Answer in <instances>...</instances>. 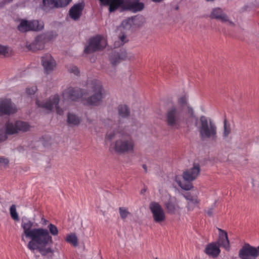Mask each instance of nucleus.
I'll return each mask as SVG.
<instances>
[{"label": "nucleus", "mask_w": 259, "mask_h": 259, "mask_svg": "<svg viewBox=\"0 0 259 259\" xmlns=\"http://www.w3.org/2000/svg\"><path fill=\"white\" fill-rule=\"evenodd\" d=\"M33 223L29 220L22 221L21 227L23 234L31 240L27 244V247L32 251L37 250L42 256L52 257L54 250L48 245L53 243V238L48 230L42 228H32Z\"/></svg>", "instance_id": "nucleus-1"}, {"label": "nucleus", "mask_w": 259, "mask_h": 259, "mask_svg": "<svg viewBox=\"0 0 259 259\" xmlns=\"http://www.w3.org/2000/svg\"><path fill=\"white\" fill-rule=\"evenodd\" d=\"M100 6L108 7L110 13L119 10L120 12H140L144 9V4L139 0H98Z\"/></svg>", "instance_id": "nucleus-2"}, {"label": "nucleus", "mask_w": 259, "mask_h": 259, "mask_svg": "<svg viewBox=\"0 0 259 259\" xmlns=\"http://www.w3.org/2000/svg\"><path fill=\"white\" fill-rule=\"evenodd\" d=\"M135 147L136 141L128 134L121 135L112 144L114 152L118 154H132Z\"/></svg>", "instance_id": "nucleus-3"}, {"label": "nucleus", "mask_w": 259, "mask_h": 259, "mask_svg": "<svg viewBox=\"0 0 259 259\" xmlns=\"http://www.w3.org/2000/svg\"><path fill=\"white\" fill-rule=\"evenodd\" d=\"M199 132L202 140L208 139L215 140L217 137V128L215 123L204 116L200 117Z\"/></svg>", "instance_id": "nucleus-4"}, {"label": "nucleus", "mask_w": 259, "mask_h": 259, "mask_svg": "<svg viewBox=\"0 0 259 259\" xmlns=\"http://www.w3.org/2000/svg\"><path fill=\"white\" fill-rule=\"evenodd\" d=\"M200 172V166L199 164L194 163L193 167L184 171L182 174V178L184 182L177 181L180 187L182 189L188 191L193 188L192 182L195 180L199 175Z\"/></svg>", "instance_id": "nucleus-5"}, {"label": "nucleus", "mask_w": 259, "mask_h": 259, "mask_svg": "<svg viewBox=\"0 0 259 259\" xmlns=\"http://www.w3.org/2000/svg\"><path fill=\"white\" fill-rule=\"evenodd\" d=\"M185 115L187 114L180 108L173 106L169 107L165 114L166 124L170 128H179Z\"/></svg>", "instance_id": "nucleus-6"}, {"label": "nucleus", "mask_w": 259, "mask_h": 259, "mask_svg": "<svg viewBox=\"0 0 259 259\" xmlns=\"http://www.w3.org/2000/svg\"><path fill=\"white\" fill-rule=\"evenodd\" d=\"M89 88L92 95L85 99L86 104L94 106L100 104L102 102L103 92L101 82L96 80H93L89 85Z\"/></svg>", "instance_id": "nucleus-7"}, {"label": "nucleus", "mask_w": 259, "mask_h": 259, "mask_svg": "<svg viewBox=\"0 0 259 259\" xmlns=\"http://www.w3.org/2000/svg\"><path fill=\"white\" fill-rule=\"evenodd\" d=\"M149 209L152 214L154 223L162 225L166 220V215L164 210L159 203L152 201L149 203Z\"/></svg>", "instance_id": "nucleus-8"}, {"label": "nucleus", "mask_w": 259, "mask_h": 259, "mask_svg": "<svg viewBox=\"0 0 259 259\" xmlns=\"http://www.w3.org/2000/svg\"><path fill=\"white\" fill-rule=\"evenodd\" d=\"M44 28V23L38 20H27L20 19L17 29L21 32L28 31H39Z\"/></svg>", "instance_id": "nucleus-9"}, {"label": "nucleus", "mask_w": 259, "mask_h": 259, "mask_svg": "<svg viewBox=\"0 0 259 259\" xmlns=\"http://www.w3.org/2000/svg\"><path fill=\"white\" fill-rule=\"evenodd\" d=\"M59 96L56 94L50 97L45 102H40L38 100H37L36 104L38 107L42 108L48 110L49 112H51L55 107L57 113L59 115H62L64 111L63 109L60 108L59 106Z\"/></svg>", "instance_id": "nucleus-10"}, {"label": "nucleus", "mask_w": 259, "mask_h": 259, "mask_svg": "<svg viewBox=\"0 0 259 259\" xmlns=\"http://www.w3.org/2000/svg\"><path fill=\"white\" fill-rule=\"evenodd\" d=\"M106 46L107 41L104 37L98 35L90 39L89 44L85 48L84 52L86 54L92 53L103 50Z\"/></svg>", "instance_id": "nucleus-11"}, {"label": "nucleus", "mask_w": 259, "mask_h": 259, "mask_svg": "<svg viewBox=\"0 0 259 259\" xmlns=\"http://www.w3.org/2000/svg\"><path fill=\"white\" fill-rule=\"evenodd\" d=\"M258 247L245 243L239 251L238 256L241 259H256L258 255Z\"/></svg>", "instance_id": "nucleus-12"}, {"label": "nucleus", "mask_w": 259, "mask_h": 259, "mask_svg": "<svg viewBox=\"0 0 259 259\" xmlns=\"http://www.w3.org/2000/svg\"><path fill=\"white\" fill-rule=\"evenodd\" d=\"M17 111V107L11 99H0V116L13 114Z\"/></svg>", "instance_id": "nucleus-13"}, {"label": "nucleus", "mask_w": 259, "mask_h": 259, "mask_svg": "<svg viewBox=\"0 0 259 259\" xmlns=\"http://www.w3.org/2000/svg\"><path fill=\"white\" fill-rule=\"evenodd\" d=\"M198 195L197 190L186 192L183 194L184 197L188 201L187 208L188 210H192L195 207H198L200 200L198 199Z\"/></svg>", "instance_id": "nucleus-14"}, {"label": "nucleus", "mask_w": 259, "mask_h": 259, "mask_svg": "<svg viewBox=\"0 0 259 259\" xmlns=\"http://www.w3.org/2000/svg\"><path fill=\"white\" fill-rule=\"evenodd\" d=\"M41 61L44 71L47 74L51 73L56 68V62L49 54H45L42 56Z\"/></svg>", "instance_id": "nucleus-15"}, {"label": "nucleus", "mask_w": 259, "mask_h": 259, "mask_svg": "<svg viewBox=\"0 0 259 259\" xmlns=\"http://www.w3.org/2000/svg\"><path fill=\"white\" fill-rule=\"evenodd\" d=\"M172 106L177 108L181 109V111L186 113L189 117L194 116L193 109L189 106L186 96L180 97L178 100L177 104Z\"/></svg>", "instance_id": "nucleus-16"}, {"label": "nucleus", "mask_w": 259, "mask_h": 259, "mask_svg": "<svg viewBox=\"0 0 259 259\" xmlns=\"http://www.w3.org/2000/svg\"><path fill=\"white\" fill-rule=\"evenodd\" d=\"M209 17L211 19L219 20L223 22H228L229 25L234 26V23L229 20L227 15L223 12V10L221 8H217L213 9Z\"/></svg>", "instance_id": "nucleus-17"}, {"label": "nucleus", "mask_w": 259, "mask_h": 259, "mask_svg": "<svg viewBox=\"0 0 259 259\" xmlns=\"http://www.w3.org/2000/svg\"><path fill=\"white\" fill-rule=\"evenodd\" d=\"M84 8V4L83 3L74 4L69 10V15L70 17L74 21L78 20L82 15Z\"/></svg>", "instance_id": "nucleus-18"}, {"label": "nucleus", "mask_w": 259, "mask_h": 259, "mask_svg": "<svg viewBox=\"0 0 259 259\" xmlns=\"http://www.w3.org/2000/svg\"><path fill=\"white\" fill-rule=\"evenodd\" d=\"M44 38V35H41V34L37 36L32 42L27 45V48L29 50L33 52L44 49L46 43Z\"/></svg>", "instance_id": "nucleus-19"}, {"label": "nucleus", "mask_w": 259, "mask_h": 259, "mask_svg": "<svg viewBox=\"0 0 259 259\" xmlns=\"http://www.w3.org/2000/svg\"><path fill=\"white\" fill-rule=\"evenodd\" d=\"M63 94L65 98L72 101H75L82 96V93L80 89H75L72 87L68 88L67 89L65 90Z\"/></svg>", "instance_id": "nucleus-20"}, {"label": "nucleus", "mask_w": 259, "mask_h": 259, "mask_svg": "<svg viewBox=\"0 0 259 259\" xmlns=\"http://www.w3.org/2000/svg\"><path fill=\"white\" fill-rule=\"evenodd\" d=\"M127 58V52L125 50H121L119 52H114L110 57V61L113 65H116L121 61Z\"/></svg>", "instance_id": "nucleus-21"}, {"label": "nucleus", "mask_w": 259, "mask_h": 259, "mask_svg": "<svg viewBox=\"0 0 259 259\" xmlns=\"http://www.w3.org/2000/svg\"><path fill=\"white\" fill-rule=\"evenodd\" d=\"M218 231L219 232V238L215 243L219 246H222L226 249H228L229 248V241L227 232L220 228H218Z\"/></svg>", "instance_id": "nucleus-22"}, {"label": "nucleus", "mask_w": 259, "mask_h": 259, "mask_svg": "<svg viewBox=\"0 0 259 259\" xmlns=\"http://www.w3.org/2000/svg\"><path fill=\"white\" fill-rule=\"evenodd\" d=\"M165 207L168 213L174 214L179 210L180 206L176 199H169L164 203Z\"/></svg>", "instance_id": "nucleus-23"}, {"label": "nucleus", "mask_w": 259, "mask_h": 259, "mask_svg": "<svg viewBox=\"0 0 259 259\" xmlns=\"http://www.w3.org/2000/svg\"><path fill=\"white\" fill-rule=\"evenodd\" d=\"M220 246L215 242L207 244L205 249V252L213 257H217L220 253Z\"/></svg>", "instance_id": "nucleus-24"}, {"label": "nucleus", "mask_w": 259, "mask_h": 259, "mask_svg": "<svg viewBox=\"0 0 259 259\" xmlns=\"http://www.w3.org/2000/svg\"><path fill=\"white\" fill-rule=\"evenodd\" d=\"M56 0H42L40 7L45 10L57 8Z\"/></svg>", "instance_id": "nucleus-25"}, {"label": "nucleus", "mask_w": 259, "mask_h": 259, "mask_svg": "<svg viewBox=\"0 0 259 259\" xmlns=\"http://www.w3.org/2000/svg\"><path fill=\"white\" fill-rule=\"evenodd\" d=\"M18 127L16 121L14 122H7L6 124V132L8 135H13L18 133Z\"/></svg>", "instance_id": "nucleus-26"}, {"label": "nucleus", "mask_w": 259, "mask_h": 259, "mask_svg": "<svg viewBox=\"0 0 259 259\" xmlns=\"http://www.w3.org/2000/svg\"><path fill=\"white\" fill-rule=\"evenodd\" d=\"M18 133L19 132H26L30 130V125L26 122L18 120L16 121Z\"/></svg>", "instance_id": "nucleus-27"}, {"label": "nucleus", "mask_w": 259, "mask_h": 259, "mask_svg": "<svg viewBox=\"0 0 259 259\" xmlns=\"http://www.w3.org/2000/svg\"><path fill=\"white\" fill-rule=\"evenodd\" d=\"M12 54V49L7 46L0 45V56L8 57Z\"/></svg>", "instance_id": "nucleus-28"}, {"label": "nucleus", "mask_w": 259, "mask_h": 259, "mask_svg": "<svg viewBox=\"0 0 259 259\" xmlns=\"http://www.w3.org/2000/svg\"><path fill=\"white\" fill-rule=\"evenodd\" d=\"M67 123L69 124L76 125L79 124L80 119L75 114L68 113L67 115Z\"/></svg>", "instance_id": "nucleus-29"}, {"label": "nucleus", "mask_w": 259, "mask_h": 259, "mask_svg": "<svg viewBox=\"0 0 259 259\" xmlns=\"http://www.w3.org/2000/svg\"><path fill=\"white\" fill-rule=\"evenodd\" d=\"M118 114L122 117H127L130 115V110L126 105H120L118 107Z\"/></svg>", "instance_id": "nucleus-30"}, {"label": "nucleus", "mask_w": 259, "mask_h": 259, "mask_svg": "<svg viewBox=\"0 0 259 259\" xmlns=\"http://www.w3.org/2000/svg\"><path fill=\"white\" fill-rule=\"evenodd\" d=\"M66 241L72 244L74 246H77L78 245V239L75 234L68 235L66 237Z\"/></svg>", "instance_id": "nucleus-31"}, {"label": "nucleus", "mask_w": 259, "mask_h": 259, "mask_svg": "<svg viewBox=\"0 0 259 259\" xmlns=\"http://www.w3.org/2000/svg\"><path fill=\"white\" fill-rule=\"evenodd\" d=\"M119 41H116L114 42V47L115 48L123 46L128 40L127 38L126 35L124 33L122 34L121 35L119 36Z\"/></svg>", "instance_id": "nucleus-32"}, {"label": "nucleus", "mask_w": 259, "mask_h": 259, "mask_svg": "<svg viewBox=\"0 0 259 259\" xmlns=\"http://www.w3.org/2000/svg\"><path fill=\"white\" fill-rule=\"evenodd\" d=\"M41 34V35H44L45 37L44 40L46 42L54 39L57 36V33L54 31H50Z\"/></svg>", "instance_id": "nucleus-33"}, {"label": "nucleus", "mask_w": 259, "mask_h": 259, "mask_svg": "<svg viewBox=\"0 0 259 259\" xmlns=\"http://www.w3.org/2000/svg\"><path fill=\"white\" fill-rule=\"evenodd\" d=\"M10 212L11 218L16 221L19 220L18 213L16 211V206L15 204H13L10 208Z\"/></svg>", "instance_id": "nucleus-34"}, {"label": "nucleus", "mask_w": 259, "mask_h": 259, "mask_svg": "<svg viewBox=\"0 0 259 259\" xmlns=\"http://www.w3.org/2000/svg\"><path fill=\"white\" fill-rule=\"evenodd\" d=\"M48 228L49 229V233L53 236H57L58 235L59 231L57 227L53 224H50Z\"/></svg>", "instance_id": "nucleus-35"}, {"label": "nucleus", "mask_w": 259, "mask_h": 259, "mask_svg": "<svg viewBox=\"0 0 259 259\" xmlns=\"http://www.w3.org/2000/svg\"><path fill=\"white\" fill-rule=\"evenodd\" d=\"M119 212L120 215L122 219H125L130 214L127 209L124 207H119Z\"/></svg>", "instance_id": "nucleus-36"}, {"label": "nucleus", "mask_w": 259, "mask_h": 259, "mask_svg": "<svg viewBox=\"0 0 259 259\" xmlns=\"http://www.w3.org/2000/svg\"><path fill=\"white\" fill-rule=\"evenodd\" d=\"M72 0H56L57 8L65 7Z\"/></svg>", "instance_id": "nucleus-37"}, {"label": "nucleus", "mask_w": 259, "mask_h": 259, "mask_svg": "<svg viewBox=\"0 0 259 259\" xmlns=\"http://www.w3.org/2000/svg\"><path fill=\"white\" fill-rule=\"evenodd\" d=\"M231 131L230 124H227V120L225 119L224 121V136L227 137Z\"/></svg>", "instance_id": "nucleus-38"}, {"label": "nucleus", "mask_w": 259, "mask_h": 259, "mask_svg": "<svg viewBox=\"0 0 259 259\" xmlns=\"http://www.w3.org/2000/svg\"><path fill=\"white\" fill-rule=\"evenodd\" d=\"M133 21L130 18H128L122 21L121 23V26H122L125 29H130L131 28L132 25Z\"/></svg>", "instance_id": "nucleus-39"}, {"label": "nucleus", "mask_w": 259, "mask_h": 259, "mask_svg": "<svg viewBox=\"0 0 259 259\" xmlns=\"http://www.w3.org/2000/svg\"><path fill=\"white\" fill-rule=\"evenodd\" d=\"M6 131L0 128V143L2 142L7 139V136Z\"/></svg>", "instance_id": "nucleus-40"}, {"label": "nucleus", "mask_w": 259, "mask_h": 259, "mask_svg": "<svg viewBox=\"0 0 259 259\" xmlns=\"http://www.w3.org/2000/svg\"><path fill=\"white\" fill-rule=\"evenodd\" d=\"M9 161L7 158L0 157V167H6L8 165Z\"/></svg>", "instance_id": "nucleus-41"}, {"label": "nucleus", "mask_w": 259, "mask_h": 259, "mask_svg": "<svg viewBox=\"0 0 259 259\" xmlns=\"http://www.w3.org/2000/svg\"><path fill=\"white\" fill-rule=\"evenodd\" d=\"M70 73H73L75 75H78L79 71L78 70V68L76 66H71L69 67L68 69Z\"/></svg>", "instance_id": "nucleus-42"}, {"label": "nucleus", "mask_w": 259, "mask_h": 259, "mask_svg": "<svg viewBox=\"0 0 259 259\" xmlns=\"http://www.w3.org/2000/svg\"><path fill=\"white\" fill-rule=\"evenodd\" d=\"M36 91V87H32L31 88H27L26 89V93L27 94L31 95L34 94L35 92Z\"/></svg>", "instance_id": "nucleus-43"}, {"label": "nucleus", "mask_w": 259, "mask_h": 259, "mask_svg": "<svg viewBox=\"0 0 259 259\" xmlns=\"http://www.w3.org/2000/svg\"><path fill=\"white\" fill-rule=\"evenodd\" d=\"M13 1V0H2L0 2V8H3L6 4L12 2Z\"/></svg>", "instance_id": "nucleus-44"}, {"label": "nucleus", "mask_w": 259, "mask_h": 259, "mask_svg": "<svg viewBox=\"0 0 259 259\" xmlns=\"http://www.w3.org/2000/svg\"><path fill=\"white\" fill-rule=\"evenodd\" d=\"M206 213L209 217H212L213 213V209L211 208H209L207 211Z\"/></svg>", "instance_id": "nucleus-45"}, {"label": "nucleus", "mask_w": 259, "mask_h": 259, "mask_svg": "<svg viewBox=\"0 0 259 259\" xmlns=\"http://www.w3.org/2000/svg\"><path fill=\"white\" fill-rule=\"evenodd\" d=\"M143 168L145 170V171L146 172H147V166L145 165V164H143Z\"/></svg>", "instance_id": "nucleus-46"}, {"label": "nucleus", "mask_w": 259, "mask_h": 259, "mask_svg": "<svg viewBox=\"0 0 259 259\" xmlns=\"http://www.w3.org/2000/svg\"><path fill=\"white\" fill-rule=\"evenodd\" d=\"M151 1L154 3H160L161 1H162L163 0H151Z\"/></svg>", "instance_id": "nucleus-47"}, {"label": "nucleus", "mask_w": 259, "mask_h": 259, "mask_svg": "<svg viewBox=\"0 0 259 259\" xmlns=\"http://www.w3.org/2000/svg\"><path fill=\"white\" fill-rule=\"evenodd\" d=\"M146 191V189L144 188V189L141 190V194H144V193H145Z\"/></svg>", "instance_id": "nucleus-48"}, {"label": "nucleus", "mask_w": 259, "mask_h": 259, "mask_svg": "<svg viewBox=\"0 0 259 259\" xmlns=\"http://www.w3.org/2000/svg\"><path fill=\"white\" fill-rule=\"evenodd\" d=\"M257 247H258V256H259V245L257 246Z\"/></svg>", "instance_id": "nucleus-49"}, {"label": "nucleus", "mask_w": 259, "mask_h": 259, "mask_svg": "<svg viewBox=\"0 0 259 259\" xmlns=\"http://www.w3.org/2000/svg\"><path fill=\"white\" fill-rule=\"evenodd\" d=\"M206 1L207 2H209V1H213V0H206Z\"/></svg>", "instance_id": "nucleus-50"}, {"label": "nucleus", "mask_w": 259, "mask_h": 259, "mask_svg": "<svg viewBox=\"0 0 259 259\" xmlns=\"http://www.w3.org/2000/svg\"><path fill=\"white\" fill-rule=\"evenodd\" d=\"M22 240H23V239H23V235H22Z\"/></svg>", "instance_id": "nucleus-51"}]
</instances>
